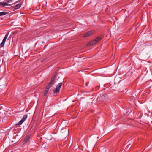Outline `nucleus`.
Listing matches in <instances>:
<instances>
[{
	"label": "nucleus",
	"instance_id": "f257e3e1",
	"mask_svg": "<svg viewBox=\"0 0 152 152\" xmlns=\"http://www.w3.org/2000/svg\"><path fill=\"white\" fill-rule=\"evenodd\" d=\"M104 36L101 35L96 37L95 39H94L93 40L91 41L89 44V45H92L96 44L98 42L101 40L103 37Z\"/></svg>",
	"mask_w": 152,
	"mask_h": 152
},
{
	"label": "nucleus",
	"instance_id": "f03ea898",
	"mask_svg": "<svg viewBox=\"0 0 152 152\" xmlns=\"http://www.w3.org/2000/svg\"><path fill=\"white\" fill-rule=\"evenodd\" d=\"M63 85L62 83H60L57 86L55 89L53 90V92L55 93H57L59 92V90Z\"/></svg>",
	"mask_w": 152,
	"mask_h": 152
},
{
	"label": "nucleus",
	"instance_id": "7ed1b4c3",
	"mask_svg": "<svg viewBox=\"0 0 152 152\" xmlns=\"http://www.w3.org/2000/svg\"><path fill=\"white\" fill-rule=\"evenodd\" d=\"M27 117V115H25L22 119L17 124H16V125H21L22 123L24 121Z\"/></svg>",
	"mask_w": 152,
	"mask_h": 152
},
{
	"label": "nucleus",
	"instance_id": "20e7f679",
	"mask_svg": "<svg viewBox=\"0 0 152 152\" xmlns=\"http://www.w3.org/2000/svg\"><path fill=\"white\" fill-rule=\"evenodd\" d=\"M93 32L92 31H88V32L85 33L84 34L82 37L83 38L87 37L91 35V34H93Z\"/></svg>",
	"mask_w": 152,
	"mask_h": 152
},
{
	"label": "nucleus",
	"instance_id": "39448f33",
	"mask_svg": "<svg viewBox=\"0 0 152 152\" xmlns=\"http://www.w3.org/2000/svg\"><path fill=\"white\" fill-rule=\"evenodd\" d=\"M57 72H55V73L54 75L52 77L50 82L54 83L55 79L57 76Z\"/></svg>",
	"mask_w": 152,
	"mask_h": 152
},
{
	"label": "nucleus",
	"instance_id": "423d86ee",
	"mask_svg": "<svg viewBox=\"0 0 152 152\" xmlns=\"http://www.w3.org/2000/svg\"><path fill=\"white\" fill-rule=\"evenodd\" d=\"M12 5L11 4H7V3H6V2L4 3L0 2V5L3 7L6 6H11Z\"/></svg>",
	"mask_w": 152,
	"mask_h": 152
},
{
	"label": "nucleus",
	"instance_id": "0eeeda50",
	"mask_svg": "<svg viewBox=\"0 0 152 152\" xmlns=\"http://www.w3.org/2000/svg\"><path fill=\"white\" fill-rule=\"evenodd\" d=\"M53 83H51L50 82L48 84L46 88H48V89H49L50 88L53 86Z\"/></svg>",
	"mask_w": 152,
	"mask_h": 152
},
{
	"label": "nucleus",
	"instance_id": "6e6552de",
	"mask_svg": "<svg viewBox=\"0 0 152 152\" xmlns=\"http://www.w3.org/2000/svg\"><path fill=\"white\" fill-rule=\"evenodd\" d=\"M49 89L48 88H45V89L44 90V96H46L48 93Z\"/></svg>",
	"mask_w": 152,
	"mask_h": 152
},
{
	"label": "nucleus",
	"instance_id": "1a4fd4ad",
	"mask_svg": "<svg viewBox=\"0 0 152 152\" xmlns=\"http://www.w3.org/2000/svg\"><path fill=\"white\" fill-rule=\"evenodd\" d=\"M21 6V4H16L15 7H14L13 8L15 9H18Z\"/></svg>",
	"mask_w": 152,
	"mask_h": 152
},
{
	"label": "nucleus",
	"instance_id": "9d476101",
	"mask_svg": "<svg viewBox=\"0 0 152 152\" xmlns=\"http://www.w3.org/2000/svg\"><path fill=\"white\" fill-rule=\"evenodd\" d=\"M107 94H104L102 95L101 96L102 99H107Z\"/></svg>",
	"mask_w": 152,
	"mask_h": 152
},
{
	"label": "nucleus",
	"instance_id": "9b49d317",
	"mask_svg": "<svg viewBox=\"0 0 152 152\" xmlns=\"http://www.w3.org/2000/svg\"><path fill=\"white\" fill-rule=\"evenodd\" d=\"M30 138V137L28 136L26 137L24 140V143L26 142Z\"/></svg>",
	"mask_w": 152,
	"mask_h": 152
},
{
	"label": "nucleus",
	"instance_id": "f8f14e48",
	"mask_svg": "<svg viewBox=\"0 0 152 152\" xmlns=\"http://www.w3.org/2000/svg\"><path fill=\"white\" fill-rule=\"evenodd\" d=\"M9 34V33H8L6 34L5 35L4 37V39H3V41H4V42H5Z\"/></svg>",
	"mask_w": 152,
	"mask_h": 152
},
{
	"label": "nucleus",
	"instance_id": "ddd939ff",
	"mask_svg": "<svg viewBox=\"0 0 152 152\" xmlns=\"http://www.w3.org/2000/svg\"><path fill=\"white\" fill-rule=\"evenodd\" d=\"M7 12H0V16L4 15L7 14Z\"/></svg>",
	"mask_w": 152,
	"mask_h": 152
},
{
	"label": "nucleus",
	"instance_id": "4468645a",
	"mask_svg": "<svg viewBox=\"0 0 152 152\" xmlns=\"http://www.w3.org/2000/svg\"><path fill=\"white\" fill-rule=\"evenodd\" d=\"M5 43V42L2 41V42L0 44V48H2L4 46Z\"/></svg>",
	"mask_w": 152,
	"mask_h": 152
},
{
	"label": "nucleus",
	"instance_id": "2eb2a0df",
	"mask_svg": "<svg viewBox=\"0 0 152 152\" xmlns=\"http://www.w3.org/2000/svg\"><path fill=\"white\" fill-rule=\"evenodd\" d=\"M13 0H7V1L6 2V3H7V4H9V3L10 2H12Z\"/></svg>",
	"mask_w": 152,
	"mask_h": 152
},
{
	"label": "nucleus",
	"instance_id": "dca6fc26",
	"mask_svg": "<svg viewBox=\"0 0 152 152\" xmlns=\"http://www.w3.org/2000/svg\"><path fill=\"white\" fill-rule=\"evenodd\" d=\"M17 33H18V31L16 30L15 32H13V33H12V34L13 35H15L16 34H17Z\"/></svg>",
	"mask_w": 152,
	"mask_h": 152
},
{
	"label": "nucleus",
	"instance_id": "f3484780",
	"mask_svg": "<svg viewBox=\"0 0 152 152\" xmlns=\"http://www.w3.org/2000/svg\"><path fill=\"white\" fill-rule=\"evenodd\" d=\"M19 2V1H17L16 2H15V3H13V4H16V3H17V2Z\"/></svg>",
	"mask_w": 152,
	"mask_h": 152
},
{
	"label": "nucleus",
	"instance_id": "a211bd4d",
	"mask_svg": "<svg viewBox=\"0 0 152 152\" xmlns=\"http://www.w3.org/2000/svg\"><path fill=\"white\" fill-rule=\"evenodd\" d=\"M88 83H86V86H88Z\"/></svg>",
	"mask_w": 152,
	"mask_h": 152
}]
</instances>
